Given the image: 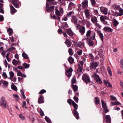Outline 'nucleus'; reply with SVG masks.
Returning a JSON list of instances; mask_svg holds the SVG:
<instances>
[{"mask_svg": "<svg viewBox=\"0 0 123 123\" xmlns=\"http://www.w3.org/2000/svg\"><path fill=\"white\" fill-rule=\"evenodd\" d=\"M112 23L115 26H117L119 24L118 22L115 19H113Z\"/></svg>", "mask_w": 123, "mask_h": 123, "instance_id": "nucleus-23", "label": "nucleus"}, {"mask_svg": "<svg viewBox=\"0 0 123 123\" xmlns=\"http://www.w3.org/2000/svg\"><path fill=\"white\" fill-rule=\"evenodd\" d=\"M82 52V50L81 49H80L77 51L76 53L79 55H81Z\"/></svg>", "mask_w": 123, "mask_h": 123, "instance_id": "nucleus-40", "label": "nucleus"}, {"mask_svg": "<svg viewBox=\"0 0 123 123\" xmlns=\"http://www.w3.org/2000/svg\"><path fill=\"white\" fill-rule=\"evenodd\" d=\"M82 79L86 84L90 82V77L87 74H85L83 75L82 77Z\"/></svg>", "mask_w": 123, "mask_h": 123, "instance_id": "nucleus-3", "label": "nucleus"}, {"mask_svg": "<svg viewBox=\"0 0 123 123\" xmlns=\"http://www.w3.org/2000/svg\"><path fill=\"white\" fill-rule=\"evenodd\" d=\"M98 65L97 62H92L90 66V67L92 69L95 68Z\"/></svg>", "mask_w": 123, "mask_h": 123, "instance_id": "nucleus-11", "label": "nucleus"}, {"mask_svg": "<svg viewBox=\"0 0 123 123\" xmlns=\"http://www.w3.org/2000/svg\"><path fill=\"white\" fill-rule=\"evenodd\" d=\"M103 108L104 110V111H105V113H107L109 111V110L108 109L107 107V106Z\"/></svg>", "mask_w": 123, "mask_h": 123, "instance_id": "nucleus-48", "label": "nucleus"}, {"mask_svg": "<svg viewBox=\"0 0 123 123\" xmlns=\"http://www.w3.org/2000/svg\"><path fill=\"white\" fill-rule=\"evenodd\" d=\"M90 38L92 40H94L95 39V33L94 32H92L91 35L90 36Z\"/></svg>", "mask_w": 123, "mask_h": 123, "instance_id": "nucleus-25", "label": "nucleus"}, {"mask_svg": "<svg viewBox=\"0 0 123 123\" xmlns=\"http://www.w3.org/2000/svg\"><path fill=\"white\" fill-rule=\"evenodd\" d=\"M95 79H96V81L97 82H98L99 84L102 83V82L101 80V79L100 78H98V79L96 78H95Z\"/></svg>", "mask_w": 123, "mask_h": 123, "instance_id": "nucleus-43", "label": "nucleus"}, {"mask_svg": "<svg viewBox=\"0 0 123 123\" xmlns=\"http://www.w3.org/2000/svg\"><path fill=\"white\" fill-rule=\"evenodd\" d=\"M73 12L72 11L68 13L67 14V16L68 17H70L73 14Z\"/></svg>", "mask_w": 123, "mask_h": 123, "instance_id": "nucleus-53", "label": "nucleus"}, {"mask_svg": "<svg viewBox=\"0 0 123 123\" xmlns=\"http://www.w3.org/2000/svg\"><path fill=\"white\" fill-rule=\"evenodd\" d=\"M44 97L42 95H41L38 98V102L39 104L43 103L44 102Z\"/></svg>", "mask_w": 123, "mask_h": 123, "instance_id": "nucleus-12", "label": "nucleus"}, {"mask_svg": "<svg viewBox=\"0 0 123 123\" xmlns=\"http://www.w3.org/2000/svg\"><path fill=\"white\" fill-rule=\"evenodd\" d=\"M7 52V51H6L5 50H4L1 53V54L4 57L5 56V55L6 54V53Z\"/></svg>", "mask_w": 123, "mask_h": 123, "instance_id": "nucleus-64", "label": "nucleus"}, {"mask_svg": "<svg viewBox=\"0 0 123 123\" xmlns=\"http://www.w3.org/2000/svg\"><path fill=\"white\" fill-rule=\"evenodd\" d=\"M84 13L87 19H89L91 16L89 10L87 9H86L84 11Z\"/></svg>", "mask_w": 123, "mask_h": 123, "instance_id": "nucleus-6", "label": "nucleus"}, {"mask_svg": "<svg viewBox=\"0 0 123 123\" xmlns=\"http://www.w3.org/2000/svg\"><path fill=\"white\" fill-rule=\"evenodd\" d=\"M91 33V31L89 30L87 31L86 34V37H88L90 36Z\"/></svg>", "mask_w": 123, "mask_h": 123, "instance_id": "nucleus-28", "label": "nucleus"}, {"mask_svg": "<svg viewBox=\"0 0 123 123\" xmlns=\"http://www.w3.org/2000/svg\"><path fill=\"white\" fill-rule=\"evenodd\" d=\"M94 25L98 29H100L101 28V26L97 22L94 24Z\"/></svg>", "mask_w": 123, "mask_h": 123, "instance_id": "nucleus-31", "label": "nucleus"}, {"mask_svg": "<svg viewBox=\"0 0 123 123\" xmlns=\"http://www.w3.org/2000/svg\"><path fill=\"white\" fill-rule=\"evenodd\" d=\"M68 51L70 55H73V53L71 48H69L68 50Z\"/></svg>", "mask_w": 123, "mask_h": 123, "instance_id": "nucleus-44", "label": "nucleus"}, {"mask_svg": "<svg viewBox=\"0 0 123 123\" xmlns=\"http://www.w3.org/2000/svg\"><path fill=\"white\" fill-rule=\"evenodd\" d=\"M72 87L73 88L74 92H75L78 91V87L77 86L75 85H72Z\"/></svg>", "mask_w": 123, "mask_h": 123, "instance_id": "nucleus-21", "label": "nucleus"}, {"mask_svg": "<svg viewBox=\"0 0 123 123\" xmlns=\"http://www.w3.org/2000/svg\"><path fill=\"white\" fill-rule=\"evenodd\" d=\"M39 112L40 115L41 116H44L43 112L41 109L40 110Z\"/></svg>", "mask_w": 123, "mask_h": 123, "instance_id": "nucleus-50", "label": "nucleus"}, {"mask_svg": "<svg viewBox=\"0 0 123 123\" xmlns=\"http://www.w3.org/2000/svg\"><path fill=\"white\" fill-rule=\"evenodd\" d=\"M91 20L94 24H95L98 21L97 17L95 16H93L91 18Z\"/></svg>", "mask_w": 123, "mask_h": 123, "instance_id": "nucleus-15", "label": "nucleus"}, {"mask_svg": "<svg viewBox=\"0 0 123 123\" xmlns=\"http://www.w3.org/2000/svg\"><path fill=\"white\" fill-rule=\"evenodd\" d=\"M97 32L99 35V37L101 39V40L102 41H103V40L104 36L102 33H101L100 31L99 30H97Z\"/></svg>", "mask_w": 123, "mask_h": 123, "instance_id": "nucleus-17", "label": "nucleus"}, {"mask_svg": "<svg viewBox=\"0 0 123 123\" xmlns=\"http://www.w3.org/2000/svg\"><path fill=\"white\" fill-rule=\"evenodd\" d=\"M1 82L3 84H4L5 86H7L8 85V82L5 80L2 81V80H1Z\"/></svg>", "mask_w": 123, "mask_h": 123, "instance_id": "nucleus-37", "label": "nucleus"}, {"mask_svg": "<svg viewBox=\"0 0 123 123\" xmlns=\"http://www.w3.org/2000/svg\"><path fill=\"white\" fill-rule=\"evenodd\" d=\"M88 1L87 0H85L82 2V6L83 8H86L88 6Z\"/></svg>", "mask_w": 123, "mask_h": 123, "instance_id": "nucleus-13", "label": "nucleus"}, {"mask_svg": "<svg viewBox=\"0 0 123 123\" xmlns=\"http://www.w3.org/2000/svg\"><path fill=\"white\" fill-rule=\"evenodd\" d=\"M103 30L106 32H112L113 30L111 28L108 26L104 27L103 28Z\"/></svg>", "mask_w": 123, "mask_h": 123, "instance_id": "nucleus-16", "label": "nucleus"}, {"mask_svg": "<svg viewBox=\"0 0 123 123\" xmlns=\"http://www.w3.org/2000/svg\"><path fill=\"white\" fill-rule=\"evenodd\" d=\"M21 93L22 96V98L23 99H25V96L24 95L23 91H22Z\"/></svg>", "mask_w": 123, "mask_h": 123, "instance_id": "nucleus-60", "label": "nucleus"}, {"mask_svg": "<svg viewBox=\"0 0 123 123\" xmlns=\"http://www.w3.org/2000/svg\"><path fill=\"white\" fill-rule=\"evenodd\" d=\"M68 62H74V59L73 58L71 57L70 56L68 59Z\"/></svg>", "mask_w": 123, "mask_h": 123, "instance_id": "nucleus-49", "label": "nucleus"}, {"mask_svg": "<svg viewBox=\"0 0 123 123\" xmlns=\"http://www.w3.org/2000/svg\"><path fill=\"white\" fill-rule=\"evenodd\" d=\"M76 79L74 78H73L72 79L71 82L72 84H74L76 82Z\"/></svg>", "mask_w": 123, "mask_h": 123, "instance_id": "nucleus-55", "label": "nucleus"}, {"mask_svg": "<svg viewBox=\"0 0 123 123\" xmlns=\"http://www.w3.org/2000/svg\"><path fill=\"white\" fill-rule=\"evenodd\" d=\"M100 9L101 12L105 15H106L107 14L108 9L107 8L103 7H101Z\"/></svg>", "mask_w": 123, "mask_h": 123, "instance_id": "nucleus-9", "label": "nucleus"}, {"mask_svg": "<svg viewBox=\"0 0 123 123\" xmlns=\"http://www.w3.org/2000/svg\"><path fill=\"white\" fill-rule=\"evenodd\" d=\"M101 102L102 104V106L103 108L107 106L106 103L105 102L104 100H101Z\"/></svg>", "mask_w": 123, "mask_h": 123, "instance_id": "nucleus-34", "label": "nucleus"}, {"mask_svg": "<svg viewBox=\"0 0 123 123\" xmlns=\"http://www.w3.org/2000/svg\"><path fill=\"white\" fill-rule=\"evenodd\" d=\"M19 117L22 120H24L25 118L24 116H22V115L21 114H19Z\"/></svg>", "mask_w": 123, "mask_h": 123, "instance_id": "nucleus-56", "label": "nucleus"}, {"mask_svg": "<svg viewBox=\"0 0 123 123\" xmlns=\"http://www.w3.org/2000/svg\"><path fill=\"white\" fill-rule=\"evenodd\" d=\"M103 53V51L101 50H99L98 52V54L99 55H102Z\"/></svg>", "mask_w": 123, "mask_h": 123, "instance_id": "nucleus-57", "label": "nucleus"}, {"mask_svg": "<svg viewBox=\"0 0 123 123\" xmlns=\"http://www.w3.org/2000/svg\"><path fill=\"white\" fill-rule=\"evenodd\" d=\"M88 44L90 46H92L93 45V42L90 40H88L87 41Z\"/></svg>", "mask_w": 123, "mask_h": 123, "instance_id": "nucleus-35", "label": "nucleus"}, {"mask_svg": "<svg viewBox=\"0 0 123 123\" xmlns=\"http://www.w3.org/2000/svg\"><path fill=\"white\" fill-rule=\"evenodd\" d=\"M111 99L112 100H117V99L116 98V97H114L112 95H111Z\"/></svg>", "mask_w": 123, "mask_h": 123, "instance_id": "nucleus-54", "label": "nucleus"}, {"mask_svg": "<svg viewBox=\"0 0 123 123\" xmlns=\"http://www.w3.org/2000/svg\"><path fill=\"white\" fill-rule=\"evenodd\" d=\"M12 63L15 66H17L20 63V62H12Z\"/></svg>", "mask_w": 123, "mask_h": 123, "instance_id": "nucleus-61", "label": "nucleus"}, {"mask_svg": "<svg viewBox=\"0 0 123 123\" xmlns=\"http://www.w3.org/2000/svg\"><path fill=\"white\" fill-rule=\"evenodd\" d=\"M2 76L4 77V79H6L7 78V76L6 73L4 72L2 74Z\"/></svg>", "mask_w": 123, "mask_h": 123, "instance_id": "nucleus-52", "label": "nucleus"}, {"mask_svg": "<svg viewBox=\"0 0 123 123\" xmlns=\"http://www.w3.org/2000/svg\"><path fill=\"white\" fill-rule=\"evenodd\" d=\"M49 3L48 2H47L46 3V10L48 12L49 11H50L51 12L53 11L54 9V6H51L50 7L48 6V5Z\"/></svg>", "mask_w": 123, "mask_h": 123, "instance_id": "nucleus-5", "label": "nucleus"}, {"mask_svg": "<svg viewBox=\"0 0 123 123\" xmlns=\"http://www.w3.org/2000/svg\"><path fill=\"white\" fill-rule=\"evenodd\" d=\"M72 105L74 108V109H73L76 110L78 108V105L77 104H76L74 102H73V104Z\"/></svg>", "mask_w": 123, "mask_h": 123, "instance_id": "nucleus-22", "label": "nucleus"}, {"mask_svg": "<svg viewBox=\"0 0 123 123\" xmlns=\"http://www.w3.org/2000/svg\"><path fill=\"white\" fill-rule=\"evenodd\" d=\"M74 99L75 102L77 103H78V97L74 96Z\"/></svg>", "mask_w": 123, "mask_h": 123, "instance_id": "nucleus-51", "label": "nucleus"}, {"mask_svg": "<svg viewBox=\"0 0 123 123\" xmlns=\"http://www.w3.org/2000/svg\"><path fill=\"white\" fill-rule=\"evenodd\" d=\"M5 97H2L0 99V105H1L3 107L6 108L7 107V102L5 100Z\"/></svg>", "mask_w": 123, "mask_h": 123, "instance_id": "nucleus-2", "label": "nucleus"}, {"mask_svg": "<svg viewBox=\"0 0 123 123\" xmlns=\"http://www.w3.org/2000/svg\"><path fill=\"white\" fill-rule=\"evenodd\" d=\"M119 12H116L115 14L116 16H121L123 15V9L121 8L119 9L118 10Z\"/></svg>", "mask_w": 123, "mask_h": 123, "instance_id": "nucleus-8", "label": "nucleus"}, {"mask_svg": "<svg viewBox=\"0 0 123 123\" xmlns=\"http://www.w3.org/2000/svg\"><path fill=\"white\" fill-rule=\"evenodd\" d=\"M107 70L108 72V73L110 76L112 75V72L111 70L109 67H108L107 68Z\"/></svg>", "mask_w": 123, "mask_h": 123, "instance_id": "nucleus-36", "label": "nucleus"}, {"mask_svg": "<svg viewBox=\"0 0 123 123\" xmlns=\"http://www.w3.org/2000/svg\"><path fill=\"white\" fill-rule=\"evenodd\" d=\"M12 4L16 8H19L21 6V4L18 0H14L12 1Z\"/></svg>", "mask_w": 123, "mask_h": 123, "instance_id": "nucleus-4", "label": "nucleus"}, {"mask_svg": "<svg viewBox=\"0 0 123 123\" xmlns=\"http://www.w3.org/2000/svg\"><path fill=\"white\" fill-rule=\"evenodd\" d=\"M45 120L48 123H50L51 122V121L49 118L47 116L45 117Z\"/></svg>", "mask_w": 123, "mask_h": 123, "instance_id": "nucleus-41", "label": "nucleus"}, {"mask_svg": "<svg viewBox=\"0 0 123 123\" xmlns=\"http://www.w3.org/2000/svg\"><path fill=\"white\" fill-rule=\"evenodd\" d=\"M22 56L25 59H27L28 57L27 55L25 53L23 52L22 54Z\"/></svg>", "mask_w": 123, "mask_h": 123, "instance_id": "nucleus-39", "label": "nucleus"}, {"mask_svg": "<svg viewBox=\"0 0 123 123\" xmlns=\"http://www.w3.org/2000/svg\"><path fill=\"white\" fill-rule=\"evenodd\" d=\"M67 33L70 36H72L73 34V33L70 29L67 30Z\"/></svg>", "mask_w": 123, "mask_h": 123, "instance_id": "nucleus-20", "label": "nucleus"}, {"mask_svg": "<svg viewBox=\"0 0 123 123\" xmlns=\"http://www.w3.org/2000/svg\"><path fill=\"white\" fill-rule=\"evenodd\" d=\"M65 43L66 44H67L70 43L71 42L68 39L66 38V41L65 42Z\"/></svg>", "mask_w": 123, "mask_h": 123, "instance_id": "nucleus-58", "label": "nucleus"}, {"mask_svg": "<svg viewBox=\"0 0 123 123\" xmlns=\"http://www.w3.org/2000/svg\"><path fill=\"white\" fill-rule=\"evenodd\" d=\"M71 73L72 72H66V73L65 74L68 77H69L71 75Z\"/></svg>", "mask_w": 123, "mask_h": 123, "instance_id": "nucleus-46", "label": "nucleus"}, {"mask_svg": "<svg viewBox=\"0 0 123 123\" xmlns=\"http://www.w3.org/2000/svg\"><path fill=\"white\" fill-rule=\"evenodd\" d=\"M67 102L70 105L73 104V102L74 101L72 100L71 99H68L67 100Z\"/></svg>", "mask_w": 123, "mask_h": 123, "instance_id": "nucleus-38", "label": "nucleus"}, {"mask_svg": "<svg viewBox=\"0 0 123 123\" xmlns=\"http://www.w3.org/2000/svg\"><path fill=\"white\" fill-rule=\"evenodd\" d=\"M95 104L96 105H98L99 104L100 100L98 97H95Z\"/></svg>", "mask_w": 123, "mask_h": 123, "instance_id": "nucleus-24", "label": "nucleus"}, {"mask_svg": "<svg viewBox=\"0 0 123 123\" xmlns=\"http://www.w3.org/2000/svg\"><path fill=\"white\" fill-rule=\"evenodd\" d=\"M74 4L72 2H70L69 4L68 9L69 10L72 9L73 7L74 6Z\"/></svg>", "mask_w": 123, "mask_h": 123, "instance_id": "nucleus-19", "label": "nucleus"}, {"mask_svg": "<svg viewBox=\"0 0 123 123\" xmlns=\"http://www.w3.org/2000/svg\"><path fill=\"white\" fill-rule=\"evenodd\" d=\"M46 91L44 89H42L39 92L38 94H42L45 92H46Z\"/></svg>", "mask_w": 123, "mask_h": 123, "instance_id": "nucleus-47", "label": "nucleus"}, {"mask_svg": "<svg viewBox=\"0 0 123 123\" xmlns=\"http://www.w3.org/2000/svg\"><path fill=\"white\" fill-rule=\"evenodd\" d=\"M9 75L10 77L11 78H12L14 76V74L13 72L12 71H11L9 72Z\"/></svg>", "mask_w": 123, "mask_h": 123, "instance_id": "nucleus-45", "label": "nucleus"}, {"mask_svg": "<svg viewBox=\"0 0 123 123\" xmlns=\"http://www.w3.org/2000/svg\"><path fill=\"white\" fill-rule=\"evenodd\" d=\"M106 17L105 16H101L100 17V19L101 22H102L105 21V19H107L105 18Z\"/></svg>", "mask_w": 123, "mask_h": 123, "instance_id": "nucleus-30", "label": "nucleus"}, {"mask_svg": "<svg viewBox=\"0 0 123 123\" xmlns=\"http://www.w3.org/2000/svg\"><path fill=\"white\" fill-rule=\"evenodd\" d=\"M10 7L11 12L12 14H13L17 11V10L15 9L12 5L10 6Z\"/></svg>", "mask_w": 123, "mask_h": 123, "instance_id": "nucleus-18", "label": "nucleus"}, {"mask_svg": "<svg viewBox=\"0 0 123 123\" xmlns=\"http://www.w3.org/2000/svg\"><path fill=\"white\" fill-rule=\"evenodd\" d=\"M92 5L93 6L96 4L95 0H91Z\"/></svg>", "mask_w": 123, "mask_h": 123, "instance_id": "nucleus-63", "label": "nucleus"}, {"mask_svg": "<svg viewBox=\"0 0 123 123\" xmlns=\"http://www.w3.org/2000/svg\"><path fill=\"white\" fill-rule=\"evenodd\" d=\"M73 71V70L72 68L71 67H70L67 70H66V72H72Z\"/></svg>", "mask_w": 123, "mask_h": 123, "instance_id": "nucleus-59", "label": "nucleus"}, {"mask_svg": "<svg viewBox=\"0 0 123 123\" xmlns=\"http://www.w3.org/2000/svg\"><path fill=\"white\" fill-rule=\"evenodd\" d=\"M121 104L118 101H116L112 103V105H113Z\"/></svg>", "mask_w": 123, "mask_h": 123, "instance_id": "nucleus-42", "label": "nucleus"}, {"mask_svg": "<svg viewBox=\"0 0 123 123\" xmlns=\"http://www.w3.org/2000/svg\"><path fill=\"white\" fill-rule=\"evenodd\" d=\"M76 27L79 30V31L82 35L84 34L85 32L86 28L84 26H82L79 24L76 25Z\"/></svg>", "mask_w": 123, "mask_h": 123, "instance_id": "nucleus-1", "label": "nucleus"}, {"mask_svg": "<svg viewBox=\"0 0 123 123\" xmlns=\"http://www.w3.org/2000/svg\"><path fill=\"white\" fill-rule=\"evenodd\" d=\"M7 32L10 36L11 35L13 32L11 28L8 29L7 30Z\"/></svg>", "mask_w": 123, "mask_h": 123, "instance_id": "nucleus-26", "label": "nucleus"}, {"mask_svg": "<svg viewBox=\"0 0 123 123\" xmlns=\"http://www.w3.org/2000/svg\"><path fill=\"white\" fill-rule=\"evenodd\" d=\"M4 20V17L3 16L0 15V21L2 22Z\"/></svg>", "mask_w": 123, "mask_h": 123, "instance_id": "nucleus-62", "label": "nucleus"}, {"mask_svg": "<svg viewBox=\"0 0 123 123\" xmlns=\"http://www.w3.org/2000/svg\"><path fill=\"white\" fill-rule=\"evenodd\" d=\"M11 87L12 90L15 91H16L17 90V89L16 86L14 85H12L11 86Z\"/></svg>", "mask_w": 123, "mask_h": 123, "instance_id": "nucleus-33", "label": "nucleus"}, {"mask_svg": "<svg viewBox=\"0 0 123 123\" xmlns=\"http://www.w3.org/2000/svg\"><path fill=\"white\" fill-rule=\"evenodd\" d=\"M62 27L63 29L67 28L68 27V25L66 22L63 23L62 24Z\"/></svg>", "mask_w": 123, "mask_h": 123, "instance_id": "nucleus-29", "label": "nucleus"}, {"mask_svg": "<svg viewBox=\"0 0 123 123\" xmlns=\"http://www.w3.org/2000/svg\"><path fill=\"white\" fill-rule=\"evenodd\" d=\"M23 65L25 68H28L30 66L29 64H27L25 63L23 64Z\"/></svg>", "mask_w": 123, "mask_h": 123, "instance_id": "nucleus-32", "label": "nucleus"}, {"mask_svg": "<svg viewBox=\"0 0 123 123\" xmlns=\"http://www.w3.org/2000/svg\"><path fill=\"white\" fill-rule=\"evenodd\" d=\"M73 110L74 116L77 119H79V117L78 111L76 110H74V109H73Z\"/></svg>", "mask_w": 123, "mask_h": 123, "instance_id": "nucleus-14", "label": "nucleus"}, {"mask_svg": "<svg viewBox=\"0 0 123 123\" xmlns=\"http://www.w3.org/2000/svg\"><path fill=\"white\" fill-rule=\"evenodd\" d=\"M71 18L72 20L71 21L74 24H76L78 22L77 18L74 15H72Z\"/></svg>", "mask_w": 123, "mask_h": 123, "instance_id": "nucleus-10", "label": "nucleus"}, {"mask_svg": "<svg viewBox=\"0 0 123 123\" xmlns=\"http://www.w3.org/2000/svg\"><path fill=\"white\" fill-rule=\"evenodd\" d=\"M56 15L59 16L60 15V14L59 10L58 9V7H55V12Z\"/></svg>", "mask_w": 123, "mask_h": 123, "instance_id": "nucleus-27", "label": "nucleus"}, {"mask_svg": "<svg viewBox=\"0 0 123 123\" xmlns=\"http://www.w3.org/2000/svg\"><path fill=\"white\" fill-rule=\"evenodd\" d=\"M84 62H79V63L78 64V68L77 69L78 72H81L83 69V66L84 64Z\"/></svg>", "mask_w": 123, "mask_h": 123, "instance_id": "nucleus-7", "label": "nucleus"}]
</instances>
